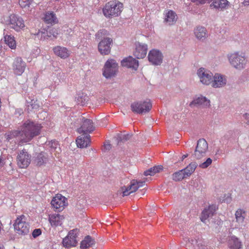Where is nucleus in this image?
Returning a JSON list of instances; mask_svg holds the SVG:
<instances>
[{
    "label": "nucleus",
    "instance_id": "obj_1",
    "mask_svg": "<svg viewBox=\"0 0 249 249\" xmlns=\"http://www.w3.org/2000/svg\"><path fill=\"white\" fill-rule=\"evenodd\" d=\"M41 125L35 121L27 120L24 121L19 128L20 142L27 143L40 133Z\"/></svg>",
    "mask_w": 249,
    "mask_h": 249
},
{
    "label": "nucleus",
    "instance_id": "obj_2",
    "mask_svg": "<svg viewBox=\"0 0 249 249\" xmlns=\"http://www.w3.org/2000/svg\"><path fill=\"white\" fill-rule=\"evenodd\" d=\"M123 9V4L117 0L107 2L103 8V13L107 18H112L119 16Z\"/></svg>",
    "mask_w": 249,
    "mask_h": 249
},
{
    "label": "nucleus",
    "instance_id": "obj_3",
    "mask_svg": "<svg viewBox=\"0 0 249 249\" xmlns=\"http://www.w3.org/2000/svg\"><path fill=\"white\" fill-rule=\"evenodd\" d=\"M131 110L134 113L142 114L148 112L152 108V103L150 100L137 101L131 103Z\"/></svg>",
    "mask_w": 249,
    "mask_h": 249
},
{
    "label": "nucleus",
    "instance_id": "obj_4",
    "mask_svg": "<svg viewBox=\"0 0 249 249\" xmlns=\"http://www.w3.org/2000/svg\"><path fill=\"white\" fill-rule=\"evenodd\" d=\"M14 230L19 235H25L30 232V225L25 221V216L23 215L18 217L14 224Z\"/></svg>",
    "mask_w": 249,
    "mask_h": 249
},
{
    "label": "nucleus",
    "instance_id": "obj_5",
    "mask_svg": "<svg viewBox=\"0 0 249 249\" xmlns=\"http://www.w3.org/2000/svg\"><path fill=\"white\" fill-rule=\"evenodd\" d=\"M118 71V64L114 59L107 60L104 67L103 75L107 79L115 77Z\"/></svg>",
    "mask_w": 249,
    "mask_h": 249
},
{
    "label": "nucleus",
    "instance_id": "obj_6",
    "mask_svg": "<svg viewBox=\"0 0 249 249\" xmlns=\"http://www.w3.org/2000/svg\"><path fill=\"white\" fill-rule=\"evenodd\" d=\"M208 149V144L204 139L198 140L194 153L192 154L193 159L199 160L206 155Z\"/></svg>",
    "mask_w": 249,
    "mask_h": 249
},
{
    "label": "nucleus",
    "instance_id": "obj_7",
    "mask_svg": "<svg viewBox=\"0 0 249 249\" xmlns=\"http://www.w3.org/2000/svg\"><path fill=\"white\" fill-rule=\"evenodd\" d=\"M78 120L81 123V126L77 128V132L79 134H87L91 133L95 129L91 120L86 119L83 116H80Z\"/></svg>",
    "mask_w": 249,
    "mask_h": 249
},
{
    "label": "nucleus",
    "instance_id": "obj_8",
    "mask_svg": "<svg viewBox=\"0 0 249 249\" xmlns=\"http://www.w3.org/2000/svg\"><path fill=\"white\" fill-rule=\"evenodd\" d=\"M231 64L238 69H243L246 64L247 60L244 55H240L238 53L231 54L229 57Z\"/></svg>",
    "mask_w": 249,
    "mask_h": 249
},
{
    "label": "nucleus",
    "instance_id": "obj_9",
    "mask_svg": "<svg viewBox=\"0 0 249 249\" xmlns=\"http://www.w3.org/2000/svg\"><path fill=\"white\" fill-rule=\"evenodd\" d=\"M145 181H138L137 180L133 179L131 182L130 184L128 186H123L122 187V191L123 192V196H127L130 194L136 192L140 187L143 186L145 184Z\"/></svg>",
    "mask_w": 249,
    "mask_h": 249
},
{
    "label": "nucleus",
    "instance_id": "obj_10",
    "mask_svg": "<svg viewBox=\"0 0 249 249\" xmlns=\"http://www.w3.org/2000/svg\"><path fill=\"white\" fill-rule=\"evenodd\" d=\"M79 230L75 229L69 231L67 237L63 240V246L66 248L75 247L77 244L76 238L79 233Z\"/></svg>",
    "mask_w": 249,
    "mask_h": 249
},
{
    "label": "nucleus",
    "instance_id": "obj_11",
    "mask_svg": "<svg viewBox=\"0 0 249 249\" xmlns=\"http://www.w3.org/2000/svg\"><path fill=\"white\" fill-rule=\"evenodd\" d=\"M112 44L113 40L111 38H104L98 43V51L102 55H108L110 53Z\"/></svg>",
    "mask_w": 249,
    "mask_h": 249
},
{
    "label": "nucleus",
    "instance_id": "obj_12",
    "mask_svg": "<svg viewBox=\"0 0 249 249\" xmlns=\"http://www.w3.org/2000/svg\"><path fill=\"white\" fill-rule=\"evenodd\" d=\"M197 74L200 82L204 85H209L213 82V74L209 70L204 68H199L197 71Z\"/></svg>",
    "mask_w": 249,
    "mask_h": 249
},
{
    "label": "nucleus",
    "instance_id": "obj_13",
    "mask_svg": "<svg viewBox=\"0 0 249 249\" xmlns=\"http://www.w3.org/2000/svg\"><path fill=\"white\" fill-rule=\"evenodd\" d=\"M9 25L10 28L14 29L16 31H19L25 27L22 18L14 14L9 16Z\"/></svg>",
    "mask_w": 249,
    "mask_h": 249
},
{
    "label": "nucleus",
    "instance_id": "obj_14",
    "mask_svg": "<svg viewBox=\"0 0 249 249\" xmlns=\"http://www.w3.org/2000/svg\"><path fill=\"white\" fill-rule=\"evenodd\" d=\"M163 56L160 51L153 49L149 52L148 58L149 61L153 65H160L162 63Z\"/></svg>",
    "mask_w": 249,
    "mask_h": 249
},
{
    "label": "nucleus",
    "instance_id": "obj_15",
    "mask_svg": "<svg viewBox=\"0 0 249 249\" xmlns=\"http://www.w3.org/2000/svg\"><path fill=\"white\" fill-rule=\"evenodd\" d=\"M51 204L56 211L60 212L62 211L64 206L66 205L67 199L60 194H57L51 201Z\"/></svg>",
    "mask_w": 249,
    "mask_h": 249
},
{
    "label": "nucleus",
    "instance_id": "obj_16",
    "mask_svg": "<svg viewBox=\"0 0 249 249\" xmlns=\"http://www.w3.org/2000/svg\"><path fill=\"white\" fill-rule=\"evenodd\" d=\"M18 164L21 168L27 167L31 162V156L25 149L21 150L17 156Z\"/></svg>",
    "mask_w": 249,
    "mask_h": 249
},
{
    "label": "nucleus",
    "instance_id": "obj_17",
    "mask_svg": "<svg viewBox=\"0 0 249 249\" xmlns=\"http://www.w3.org/2000/svg\"><path fill=\"white\" fill-rule=\"evenodd\" d=\"M26 65L20 57H16L13 63L12 67L14 72L18 75H21L24 71Z\"/></svg>",
    "mask_w": 249,
    "mask_h": 249
},
{
    "label": "nucleus",
    "instance_id": "obj_18",
    "mask_svg": "<svg viewBox=\"0 0 249 249\" xmlns=\"http://www.w3.org/2000/svg\"><path fill=\"white\" fill-rule=\"evenodd\" d=\"M147 45L146 44L141 43L139 42L135 43V50L133 54L138 59L144 58L147 53Z\"/></svg>",
    "mask_w": 249,
    "mask_h": 249
},
{
    "label": "nucleus",
    "instance_id": "obj_19",
    "mask_svg": "<svg viewBox=\"0 0 249 249\" xmlns=\"http://www.w3.org/2000/svg\"><path fill=\"white\" fill-rule=\"evenodd\" d=\"M121 64L123 67L132 68L134 70H136L139 66V62L132 56H129L122 60L121 61Z\"/></svg>",
    "mask_w": 249,
    "mask_h": 249
},
{
    "label": "nucleus",
    "instance_id": "obj_20",
    "mask_svg": "<svg viewBox=\"0 0 249 249\" xmlns=\"http://www.w3.org/2000/svg\"><path fill=\"white\" fill-rule=\"evenodd\" d=\"M217 209V207L215 204L211 205L208 208L205 209L202 212L200 217L201 220L203 222H205L206 220L213 215Z\"/></svg>",
    "mask_w": 249,
    "mask_h": 249
},
{
    "label": "nucleus",
    "instance_id": "obj_21",
    "mask_svg": "<svg viewBox=\"0 0 249 249\" xmlns=\"http://www.w3.org/2000/svg\"><path fill=\"white\" fill-rule=\"evenodd\" d=\"M201 106L203 107H210V101L207 99L205 97L201 96L195 99L190 104V106Z\"/></svg>",
    "mask_w": 249,
    "mask_h": 249
},
{
    "label": "nucleus",
    "instance_id": "obj_22",
    "mask_svg": "<svg viewBox=\"0 0 249 249\" xmlns=\"http://www.w3.org/2000/svg\"><path fill=\"white\" fill-rule=\"evenodd\" d=\"M164 15L165 18L164 22L168 25H172L174 24L177 20V15L173 10H170L166 11Z\"/></svg>",
    "mask_w": 249,
    "mask_h": 249
},
{
    "label": "nucleus",
    "instance_id": "obj_23",
    "mask_svg": "<svg viewBox=\"0 0 249 249\" xmlns=\"http://www.w3.org/2000/svg\"><path fill=\"white\" fill-rule=\"evenodd\" d=\"M212 2L210 4L211 8L220 11L226 9L229 4V2L227 0H210V2Z\"/></svg>",
    "mask_w": 249,
    "mask_h": 249
},
{
    "label": "nucleus",
    "instance_id": "obj_24",
    "mask_svg": "<svg viewBox=\"0 0 249 249\" xmlns=\"http://www.w3.org/2000/svg\"><path fill=\"white\" fill-rule=\"evenodd\" d=\"M228 244L230 249H240L242 248L241 241L234 235L229 236Z\"/></svg>",
    "mask_w": 249,
    "mask_h": 249
},
{
    "label": "nucleus",
    "instance_id": "obj_25",
    "mask_svg": "<svg viewBox=\"0 0 249 249\" xmlns=\"http://www.w3.org/2000/svg\"><path fill=\"white\" fill-rule=\"evenodd\" d=\"M194 34L196 38L201 41H204L208 36L206 29L200 26L196 27L194 29Z\"/></svg>",
    "mask_w": 249,
    "mask_h": 249
},
{
    "label": "nucleus",
    "instance_id": "obj_26",
    "mask_svg": "<svg viewBox=\"0 0 249 249\" xmlns=\"http://www.w3.org/2000/svg\"><path fill=\"white\" fill-rule=\"evenodd\" d=\"M211 83L213 88H220L226 85V80L223 75L216 73L213 75V82Z\"/></svg>",
    "mask_w": 249,
    "mask_h": 249
},
{
    "label": "nucleus",
    "instance_id": "obj_27",
    "mask_svg": "<svg viewBox=\"0 0 249 249\" xmlns=\"http://www.w3.org/2000/svg\"><path fill=\"white\" fill-rule=\"evenodd\" d=\"M53 51L55 55L63 59L68 57L70 54V51L66 48L60 46L54 47Z\"/></svg>",
    "mask_w": 249,
    "mask_h": 249
},
{
    "label": "nucleus",
    "instance_id": "obj_28",
    "mask_svg": "<svg viewBox=\"0 0 249 249\" xmlns=\"http://www.w3.org/2000/svg\"><path fill=\"white\" fill-rule=\"evenodd\" d=\"M90 135H81L79 136L76 141L77 145L80 148L87 147L90 142Z\"/></svg>",
    "mask_w": 249,
    "mask_h": 249
},
{
    "label": "nucleus",
    "instance_id": "obj_29",
    "mask_svg": "<svg viewBox=\"0 0 249 249\" xmlns=\"http://www.w3.org/2000/svg\"><path fill=\"white\" fill-rule=\"evenodd\" d=\"M64 218V217L62 215L53 214L49 215V221L52 226L56 227L61 225Z\"/></svg>",
    "mask_w": 249,
    "mask_h": 249
},
{
    "label": "nucleus",
    "instance_id": "obj_30",
    "mask_svg": "<svg viewBox=\"0 0 249 249\" xmlns=\"http://www.w3.org/2000/svg\"><path fill=\"white\" fill-rule=\"evenodd\" d=\"M44 22L47 24H55L58 22L55 14L53 12H46L43 18Z\"/></svg>",
    "mask_w": 249,
    "mask_h": 249
},
{
    "label": "nucleus",
    "instance_id": "obj_31",
    "mask_svg": "<svg viewBox=\"0 0 249 249\" xmlns=\"http://www.w3.org/2000/svg\"><path fill=\"white\" fill-rule=\"evenodd\" d=\"M95 243V241L89 235L86 236L80 244V248L81 249H86L90 247H92Z\"/></svg>",
    "mask_w": 249,
    "mask_h": 249
},
{
    "label": "nucleus",
    "instance_id": "obj_32",
    "mask_svg": "<svg viewBox=\"0 0 249 249\" xmlns=\"http://www.w3.org/2000/svg\"><path fill=\"white\" fill-rule=\"evenodd\" d=\"M197 166V164L196 162H192L186 168L182 169L186 177H190L195 171V169Z\"/></svg>",
    "mask_w": 249,
    "mask_h": 249
},
{
    "label": "nucleus",
    "instance_id": "obj_33",
    "mask_svg": "<svg viewBox=\"0 0 249 249\" xmlns=\"http://www.w3.org/2000/svg\"><path fill=\"white\" fill-rule=\"evenodd\" d=\"M47 155L44 152H41L38 154L35 159V162L37 166H41L47 161Z\"/></svg>",
    "mask_w": 249,
    "mask_h": 249
},
{
    "label": "nucleus",
    "instance_id": "obj_34",
    "mask_svg": "<svg viewBox=\"0 0 249 249\" xmlns=\"http://www.w3.org/2000/svg\"><path fill=\"white\" fill-rule=\"evenodd\" d=\"M245 213L241 209L238 210L235 213V217L237 222L239 224V226L244 225Z\"/></svg>",
    "mask_w": 249,
    "mask_h": 249
},
{
    "label": "nucleus",
    "instance_id": "obj_35",
    "mask_svg": "<svg viewBox=\"0 0 249 249\" xmlns=\"http://www.w3.org/2000/svg\"><path fill=\"white\" fill-rule=\"evenodd\" d=\"M163 166L162 165L155 166L152 168L149 169L148 170L144 171V175L145 176H153L155 174L160 172L162 170Z\"/></svg>",
    "mask_w": 249,
    "mask_h": 249
},
{
    "label": "nucleus",
    "instance_id": "obj_36",
    "mask_svg": "<svg viewBox=\"0 0 249 249\" xmlns=\"http://www.w3.org/2000/svg\"><path fill=\"white\" fill-rule=\"evenodd\" d=\"M4 41L5 43L12 49L16 48V41L14 37L10 35H5L4 36Z\"/></svg>",
    "mask_w": 249,
    "mask_h": 249
},
{
    "label": "nucleus",
    "instance_id": "obj_37",
    "mask_svg": "<svg viewBox=\"0 0 249 249\" xmlns=\"http://www.w3.org/2000/svg\"><path fill=\"white\" fill-rule=\"evenodd\" d=\"M20 133L19 130L11 132L7 136L6 140L8 142H12V139L17 138L20 142Z\"/></svg>",
    "mask_w": 249,
    "mask_h": 249
},
{
    "label": "nucleus",
    "instance_id": "obj_38",
    "mask_svg": "<svg viewBox=\"0 0 249 249\" xmlns=\"http://www.w3.org/2000/svg\"><path fill=\"white\" fill-rule=\"evenodd\" d=\"M184 174L182 169L176 172L172 175V179L176 181H180L187 178Z\"/></svg>",
    "mask_w": 249,
    "mask_h": 249
},
{
    "label": "nucleus",
    "instance_id": "obj_39",
    "mask_svg": "<svg viewBox=\"0 0 249 249\" xmlns=\"http://www.w3.org/2000/svg\"><path fill=\"white\" fill-rule=\"evenodd\" d=\"M108 32L105 29L100 30L95 35L96 38L102 40L104 38H106V36L108 35Z\"/></svg>",
    "mask_w": 249,
    "mask_h": 249
},
{
    "label": "nucleus",
    "instance_id": "obj_40",
    "mask_svg": "<svg viewBox=\"0 0 249 249\" xmlns=\"http://www.w3.org/2000/svg\"><path fill=\"white\" fill-rule=\"evenodd\" d=\"M132 135L130 134H119L118 135L117 137V140L118 142H125L129 140Z\"/></svg>",
    "mask_w": 249,
    "mask_h": 249
},
{
    "label": "nucleus",
    "instance_id": "obj_41",
    "mask_svg": "<svg viewBox=\"0 0 249 249\" xmlns=\"http://www.w3.org/2000/svg\"><path fill=\"white\" fill-rule=\"evenodd\" d=\"M51 32H48L47 31H38L36 33V35L38 37H40V39H48L49 37L51 36Z\"/></svg>",
    "mask_w": 249,
    "mask_h": 249
},
{
    "label": "nucleus",
    "instance_id": "obj_42",
    "mask_svg": "<svg viewBox=\"0 0 249 249\" xmlns=\"http://www.w3.org/2000/svg\"><path fill=\"white\" fill-rule=\"evenodd\" d=\"M77 100L79 104H81L82 106H84L88 103L89 101V97L87 95L82 94L81 96L78 97Z\"/></svg>",
    "mask_w": 249,
    "mask_h": 249
},
{
    "label": "nucleus",
    "instance_id": "obj_43",
    "mask_svg": "<svg viewBox=\"0 0 249 249\" xmlns=\"http://www.w3.org/2000/svg\"><path fill=\"white\" fill-rule=\"evenodd\" d=\"M49 145L51 148L52 151H55L56 152L58 153L60 150V148L58 146L57 142L56 141H52L49 142Z\"/></svg>",
    "mask_w": 249,
    "mask_h": 249
},
{
    "label": "nucleus",
    "instance_id": "obj_44",
    "mask_svg": "<svg viewBox=\"0 0 249 249\" xmlns=\"http://www.w3.org/2000/svg\"><path fill=\"white\" fill-rule=\"evenodd\" d=\"M27 107H31L32 109H37L40 107V106L36 100H35L34 99H32L30 101H27Z\"/></svg>",
    "mask_w": 249,
    "mask_h": 249
},
{
    "label": "nucleus",
    "instance_id": "obj_45",
    "mask_svg": "<svg viewBox=\"0 0 249 249\" xmlns=\"http://www.w3.org/2000/svg\"><path fill=\"white\" fill-rule=\"evenodd\" d=\"M210 224H211V226L217 228V226H219L222 224V221L219 219L218 217H215L214 218H211L209 219Z\"/></svg>",
    "mask_w": 249,
    "mask_h": 249
},
{
    "label": "nucleus",
    "instance_id": "obj_46",
    "mask_svg": "<svg viewBox=\"0 0 249 249\" xmlns=\"http://www.w3.org/2000/svg\"><path fill=\"white\" fill-rule=\"evenodd\" d=\"M12 159L11 156H8L7 159H3L2 158H0V167H2L4 164L9 163L10 166L12 165V162L11 160Z\"/></svg>",
    "mask_w": 249,
    "mask_h": 249
},
{
    "label": "nucleus",
    "instance_id": "obj_47",
    "mask_svg": "<svg viewBox=\"0 0 249 249\" xmlns=\"http://www.w3.org/2000/svg\"><path fill=\"white\" fill-rule=\"evenodd\" d=\"M33 0H19V4L22 8L29 7Z\"/></svg>",
    "mask_w": 249,
    "mask_h": 249
},
{
    "label": "nucleus",
    "instance_id": "obj_48",
    "mask_svg": "<svg viewBox=\"0 0 249 249\" xmlns=\"http://www.w3.org/2000/svg\"><path fill=\"white\" fill-rule=\"evenodd\" d=\"M212 160L211 158H208L205 161L199 165V167L201 168L205 169L207 168L211 164Z\"/></svg>",
    "mask_w": 249,
    "mask_h": 249
},
{
    "label": "nucleus",
    "instance_id": "obj_49",
    "mask_svg": "<svg viewBox=\"0 0 249 249\" xmlns=\"http://www.w3.org/2000/svg\"><path fill=\"white\" fill-rule=\"evenodd\" d=\"M212 160L211 158H208L205 161L199 165V167L201 168L205 169L207 168L211 164Z\"/></svg>",
    "mask_w": 249,
    "mask_h": 249
},
{
    "label": "nucleus",
    "instance_id": "obj_50",
    "mask_svg": "<svg viewBox=\"0 0 249 249\" xmlns=\"http://www.w3.org/2000/svg\"><path fill=\"white\" fill-rule=\"evenodd\" d=\"M212 160L211 158H208L205 161L199 165V167L201 168L205 169L207 168L211 164Z\"/></svg>",
    "mask_w": 249,
    "mask_h": 249
},
{
    "label": "nucleus",
    "instance_id": "obj_51",
    "mask_svg": "<svg viewBox=\"0 0 249 249\" xmlns=\"http://www.w3.org/2000/svg\"><path fill=\"white\" fill-rule=\"evenodd\" d=\"M191 1L196 5L204 4L207 2L210 3V0H191Z\"/></svg>",
    "mask_w": 249,
    "mask_h": 249
},
{
    "label": "nucleus",
    "instance_id": "obj_52",
    "mask_svg": "<svg viewBox=\"0 0 249 249\" xmlns=\"http://www.w3.org/2000/svg\"><path fill=\"white\" fill-rule=\"evenodd\" d=\"M41 234V230L40 229H35L32 232V236L34 238L38 237Z\"/></svg>",
    "mask_w": 249,
    "mask_h": 249
},
{
    "label": "nucleus",
    "instance_id": "obj_53",
    "mask_svg": "<svg viewBox=\"0 0 249 249\" xmlns=\"http://www.w3.org/2000/svg\"><path fill=\"white\" fill-rule=\"evenodd\" d=\"M243 117L247 120L246 124L248 125H249V113H245V114H244L243 115Z\"/></svg>",
    "mask_w": 249,
    "mask_h": 249
},
{
    "label": "nucleus",
    "instance_id": "obj_54",
    "mask_svg": "<svg viewBox=\"0 0 249 249\" xmlns=\"http://www.w3.org/2000/svg\"><path fill=\"white\" fill-rule=\"evenodd\" d=\"M104 148L106 150H109L111 148V145L109 143L105 144Z\"/></svg>",
    "mask_w": 249,
    "mask_h": 249
},
{
    "label": "nucleus",
    "instance_id": "obj_55",
    "mask_svg": "<svg viewBox=\"0 0 249 249\" xmlns=\"http://www.w3.org/2000/svg\"><path fill=\"white\" fill-rule=\"evenodd\" d=\"M242 4L244 6H249V0H244Z\"/></svg>",
    "mask_w": 249,
    "mask_h": 249
},
{
    "label": "nucleus",
    "instance_id": "obj_56",
    "mask_svg": "<svg viewBox=\"0 0 249 249\" xmlns=\"http://www.w3.org/2000/svg\"><path fill=\"white\" fill-rule=\"evenodd\" d=\"M189 156L188 154L183 155L181 157V161H183L184 159L187 158Z\"/></svg>",
    "mask_w": 249,
    "mask_h": 249
},
{
    "label": "nucleus",
    "instance_id": "obj_57",
    "mask_svg": "<svg viewBox=\"0 0 249 249\" xmlns=\"http://www.w3.org/2000/svg\"><path fill=\"white\" fill-rule=\"evenodd\" d=\"M215 155H220V149H218L216 152Z\"/></svg>",
    "mask_w": 249,
    "mask_h": 249
},
{
    "label": "nucleus",
    "instance_id": "obj_58",
    "mask_svg": "<svg viewBox=\"0 0 249 249\" xmlns=\"http://www.w3.org/2000/svg\"><path fill=\"white\" fill-rule=\"evenodd\" d=\"M192 242H191V244L193 245L194 244V243H197V241L196 240H191Z\"/></svg>",
    "mask_w": 249,
    "mask_h": 249
},
{
    "label": "nucleus",
    "instance_id": "obj_59",
    "mask_svg": "<svg viewBox=\"0 0 249 249\" xmlns=\"http://www.w3.org/2000/svg\"><path fill=\"white\" fill-rule=\"evenodd\" d=\"M136 195H137L138 196H140V195L139 194V193H137Z\"/></svg>",
    "mask_w": 249,
    "mask_h": 249
},
{
    "label": "nucleus",
    "instance_id": "obj_60",
    "mask_svg": "<svg viewBox=\"0 0 249 249\" xmlns=\"http://www.w3.org/2000/svg\"><path fill=\"white\" fill-rule=\"evenodd\" d=\"M0 249H3V248L1 245H0Z\"/></svg>",
    "mask_w": 249,
    "mask_h": 249
},
{
    "label": "nucleus",
    "instance_id": "obj_61",
    "mask_svg": "<svg viewBox=\"0 0 249 249\" xmlns=\"http://www.w3.org/2000/svg\"><path fill=\"white\" fill-rule=\"evenodd\" d=\"M1 48H2V47L0 45V50H1Z\"/></svg>",
    "mask_w": 249,
    "mask_h": 249
}]
</instances>
